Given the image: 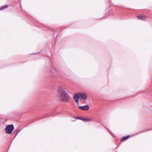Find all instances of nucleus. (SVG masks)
<instances>
[{"mask_svg":"<svg viewBox=\"0 0 152 152\" xmlns=\"http://www.w3.org/2000/svg\"><path fill=\"white\" fill-rule=\"evenodd\" d=\"M58 92L61 95L62 101L64 102H68L69 100L70 96L67 92L64 90L61 86L59 87L58 90Z\"/></svg>","mask_w":152,"mask_h":152,"instance_id":"f257e3e1","label":"nucleus"},{"mask_svg":"<svg viewBox=\"0 0 152 152\" xmlns=\"http://www.w3.org/2000/svg\"><path fill=\"white\" fill-rule=\"evenodd\" d=\"M87 98L86 95L83 93H80L78 94H75L74 96V99L76 103L78 104L79 99H82L84 100H86Z\"/></svg>","mask_w":152,"mask_h":152,"instance_id":"f03ea898","label":"nucleus"},{"mask_svg":"<svg viewBox=\"0 0 152 152\" xmlns=\"http://www.w3.org/2000/svg\"><path fill=\"white\" fill-rule=\"evenodd\" d=\"M14 129V127L12 124L8 125L5 129V133L7 134H11Z\"/></svg>","mask_w":152,"mask_h":152,"instance_id":"7ed1b4c3","label":"nucleus"},{"mask_svg":"<svg viewBox=\"0 0 152 152\" xmlns=\"http://www.w3.org/2000/svg\"><path fill=\"white\" fill-rule=\"evenodd\" d=\"M79 107L80 110L85 111H87L89 109V107L88 105L84 106H79Z\"/></svg>","mask_w":152,"mask_h":152,"instance_id":"20e7f679","label":"nucleus"},{"mask_svg":"<svg viewBox=\"0 0 152 152\" xmlns=\"http://www.w3.org/2000/svg\"><path fill=\"white\" fill-rule=\"evenodd\" d=\"M81 120L85 122H87L88 121H93V119L92 118H83L82 119H81Z\"/></svg>","mask_w":152,"mask_h":152,"instance_id":"39448f33","label":"nucleus"},{"mask_svg":"<svg viewBox=\"0 0 152 152\" xmlns=\"http://www.w3.org/2000/svg\"><path fill=\"white\" fill-rule=\"evenodd\" d=\"M137 18L139 20H145L147 18V17L145 16L138 15Z\"/></svg>","mask_w":152,"mask_h":152,"instance_id":"423d86ee","label":"nucleus"},{"mask_svg":"<svg viewBox=\"0 0 152 152\" xmlns=\"http://www.w3.org/2000/svg\"><path fill=\"white\" fill-rule=\"evenodd\" d=\"M130 137V136H124L122 138L121 140L122 141H124L127 140Z\"/></svg>","mask_w":152,"mask_h":152,"instance_id":"0eeeda50","label":"nucleus"},{"mask_svg":"<svg viewBox=\"0 0 152 152\" xmlns=\"http://www.w3.org/2000/svg\"><path fill=\"white\" fill-rule=\"evenodd\" d=\"M8 7V6L7 5H5L2 6L1 7H0V10H3L7 8Z\"/></svg>","mask_w":152,"mask_h":152,"instance_id":"6e6552de","label":"nucleus"},{"mask_svg":"<svg viewBox=\"0 0 152 152\" xmlns=\"http://www.w3.org/2000/svg\"><path fill=\"white\" fill-rule=\"evenodd\" d=\"M75 118L77 119H78L81 120V119H82L83 118L77 117H76Z\"/></svg>","mask_w":152,"mask_h":152,"instance_id":"1a4fd4ad","label":"nucleus"}]
</instances>
